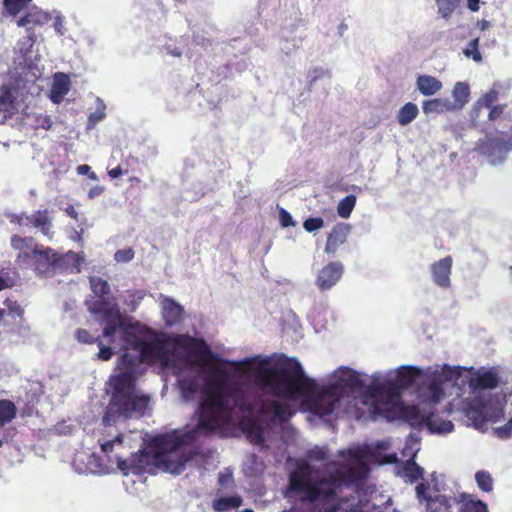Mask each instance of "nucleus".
<instances>
[{
  "instance_id": "1",
  "label": "nucleus",
  "mask_w": 512,
  "mask_h": 512,
  "mask_svg": "<svg viewBox=\"0 0 512 512\" xmlns=\"http://www.w3.org/2000/svg\"><path fill=\"white\" fill-rule=\"evenodd\" d=\"M125 350H133L138 355L124 352L121 362L125 366H138L139 364L153 365L157 362L166 364L173 354L172 347L181 349L194 357L199 366H211L212 362L220 361L219 356L211 351L210 346L203 338L188 334L169 335L165 332L148 329L144 336L133 331H124L121 336Z\"/></svg>"
},
{
  "instance_id": "2",
  "label": "nucleus",
  "mask_w": 512,
  "mask_h": 512,
  "mask_svg": "<svg viewBox=\"0 0 512 512\" xmlns=\"http://www.w3.org/2000/svg\"><path fill=\"white\" fill-rule=\"evenodd\" d=\"M257 379L271 395L289 400H297L316 389L315 380L305 374L300 362L294 358H279L274 365L261 370Z\"/></svg>"
},
{
  "instance_id": "3",
  "label": "nucleus",
  "mask_w": 512,
  "mask_h": 512,
  "mask_svg": "<svg viewBox=\"0 0 512 512\" xmlns=\"http://www.w3.org/2000/svg\"><path fill=\"white\" fill-rule=\"evenodd\" d=\"M120 373L110 377L112 395L103 416V424L110 426L118 419L141 417L148 407L149 397L136 392L137 366H125L119 358Z\"/></svg>"
},
{
  "instance_id": "4",
  "label": "nucleus",
  "mask_w": 512,
  "mask_h": 512,
  "mask_svg": "<svg viewBox=\"0 0 512 512\" xmlns=\"http://www.w3.org/2000/svg\"><path fill=\"white\" fill-rule=\"evenodd\" d=\"M200 431L202 430L196 425L184 432L174 430L153 437L149 447L154 452L155 464L173 474L182 473L193 457L185 448L197 439Z\"/></svg>"
},
{
  "instance_id": "5",
  "label": "nucleus",
  "mask_w": 512,
  "mask_h": 512,
  "mask_svg": "<svg viewBox=\"0 0 512 512\" xmlns=\"http://www.w3.org/2000/svg\"><path fill=\"white\" fill-rule=\"evenodd\" d=\"M369 471L368 465L365 462H360L355 466L337 469L329 477H314V479H327L328 482L323 485V488L335 489V496L329 500L330 504L338 503L342 499H355V503L358 500H366L369 502L366 512H370L373 504L369 499L365 496L362 497L360 494L365 486Z\"/></svg>"
},
{
  "instance_id": "6",
  "label": "nucleus",
  "mask_w": 512,
  "mask_h": 512,
  "mask_svg": "<svg viewBox=\"0 0 512 512\" xmlns=\"http://www.w3.org/2000/svg\"><path fill=\"white\" fill-rule=\"evenodd\" d=\"M233 411L230 402V390L218 391L206 389L205 398L199 405L198 428L211 433L223 424Z\"/></svg>"
},
{
  "instance_id": "7",
  "label": "nucleus",
  "mask_w": 512,
  "mask_h": 512,
  "mask_svg": "<svg viewBox=\"0 0 512 512\" xmlns=\"http://www.w3.org/2000/svg\"><path fill=\"white\" fill-rule=\"evenodd\" d=\"M101 451L111 459V454L115 451V462L118 469L123 475L129 474L141 475L146 471V468L155 463L153 450L147 451L145 449L133 453L129 458L125 459L118 452L124 448V435L118 433L113 439H106L104 436L98 440Z\"/></svg>"
},
{
  "instance_id": "8",
  "label": "nucleus",
  "mask_w": 512,
  "mask_h": 512,
  "mask_svg": "<svg viewBox=\"0 0 512 512\" xmlns=\"http://www.w3.org/2000/svg\"><path fill=\"white\" fill-rule=\"evenodd\" d=\"M34 270L39 275H53L57 269L66 270L70 261H75L76 254L68 252L67 254H58L50 247L35 244L33 247Z\"/></svg>"
},
{
  "instance_id": "9",
  "label": "nucleus",
  "mask_w": 512,
  "mask_h": 512,
  "mask_svg": "<svg viewBox=\"0 0 512 512\" xmlns=\"http://www.w3.org/2000/svg\"><path fill=\"white\" fill-rule=\"evenodd\" d=\"M308 397L307 402L311 411L319 416L332 414L342 397V390L339 385H327L321 388L316 384L313 393L302 395Z\"/></svg>"
},
{
  "instance_id": "10",
  "label": "nucleus",
  "mask_w": 512,
  "mask_h": 512,
  "mask_svg": "<svg viewBox=\"0 0 512 512\" xmlns=\"http://www.w3.org/2000/svg\"><path fill=\"white\" fill-rule=\"evenodd\" d=\"M51 19L52 16L50 13L39 8H33L17 20V25L24 27L27 33L26 37L18 42L19 50L22 54L27 55L31 52L37 40L35 29L47 25Z\"/></svg>"
},
{
  "instance_id": "11",
  "label": "nucleus",
  "mask_w": 512,
  "mask_h": 512,
  "mask_svg": "<svg viewBox=\"0 0 512 512\" xmlns=\"http://www.w3.org/2000/svg\"><path fill=\"white\" fill-rule=\"evenodd\" d=\"M368 394L375 399L376 403L372 405V414L374 418H390V409L386 406L398 400L401 397V391L393 381L383 383H372L367 390Z\"/></svg>"
},
{
  "instance_id": "12",
  "label": "nucleus",
  "mask_w": 512,
  "mask_h": 512,
  "mask_svg": "<svg viewBox=\"0 0 512 512\" xmlns=\"http://www.w3.org/2000/svg\"><path fill=\"white\" fill-rule=\"evenodd\" d=\"M91 314L101 315L103 317L105 326L103 328L102 336L107 338L109 343L114 341V336L118 331H121L122 334L124 331H130L118 306L110 308L108 304H105L104 306L101 304H93Z\"/></svg>"
},
{
  "instance_id": "13",
  "label": "nucleus",
  "mask_w": 512,
  "mask_h": 512,
  "mask_svg": "<svg viewBox=\"0 0 512 512\" xmlns=\"http://www.w3.org/2000/svg\"><path fill=\"white\" fill-rule=\"evenodd\" d=\"M476 149L483 155L495 160H503L506 155L512 151V128L510 133L504 137L486 135L485 139H480L476 144Z\"/></svg>"
},
{
  "instance_id": "14",
  "label": "nucleus",
  "mask_w": 512,
  "mask_h": 512,
  "mask_svg": "<svg viewBox=\"0 0 512 512\" xmlns=\"http://www.w3.org/2000/svg\"><path fill=\"white\" fill-rule=\"evenodd\" d=\"M89 282L93 295L86 300V305L90 313H92L93 304H101L102 306L108 304L110 308L118 306L111 294L110 285L106 280L98 276H92Z\"/></svg>"
},
{
  "instance_id": "15",
  "label": "nucleus",
  "mask_w": 512,
  "mask_h": 512,
  "mask_svg": "<svg viewBox=\"0 0 512 512\" xmlns=\"http://www.w3.org/2000/svg\"><path fill=\"white\" fill-rule=\"evenodd\" d=\"M501 383L498 368H480L469 379V386L474 390L495 389Z\"/></svg>"
},
{
  "instance_id": "16",
  "label": "nucleus",
  "mask_w": 512,
  "mask_h": 512,
  "mask_svg": "<svg viewBox=\"0 0 512 512\" xmlns=\"http://www.w3.org/2000/svg\"><path fill=\"white\" fill-rule=\"evenodd\" d=\"M343 265L340 262H329L319 270L316 285L321 291L332 288L343 275Z\"/></svg>"
},
{
  "instance_id": "17",
  "label": "nucleus",
  "mask_w": 512,
  "mask_h": 512,
  "mask_svg": "<svg viewBox=\"0 0 512 512\" xmlns=\"http://www.w3.org/2000/svg\"><path fill=\"white\" fill-rule=\"evenodd\" d=\"M453 259L451 256H446L431 265V274L433 282L441 287H450V275L452 271Z\"/></svg>"
},
{
  "instance_id": "18",
  "label": "nucleus",
  "mask_w": 512,
  "mask_h": 512,
  "mask_svg": "<svg viewBox=\"0 0 512 512\" xmlns=\"http://www.w3.org/2000/svg\"><path fill=\"white\" fill-rule=\"evenodd\" d=\"M350 231L351 225L348 223H337L333 226L327 237L325 252L329 255H334L338 248L347 241Z\"/></svg>"
},
{
  "instance_id": "19",
  "label": "nucleus",
  "mask_w": 512,
  "mask_h": 512,
  "mask_svg": "<svg viewBox=\"0 0 512 512\" xmlns=\"http://www.w3.org/2000/svg\"><path fill=\"white\" fill-rule=\"evenodd\" d=\"M219 358L221 359L220 361H214V362H212L211 366H207L208 368H210L212 370V375L207 380V388L206 389H212V390H218V391H229V388L232 385H228L226 371L223 368L215 365L217 363L226 364V363H228V361L225 359H222L221 357H219Z\"/></svg>"
},
{
  "instance_id": "20",
  "label": "nucleus",
  "mask_w": 512,
  "mask_h": 512,
  "mask_svg": "<svg viewBox=\"0 0 512 512\" xmlns=\"http://www.w3.org/2000/svg\"><path fill=\"white\" fill-rule=\"evenodd\" d=\"M259 413L262 415L273 414L278 420L282 422L287 421L293 415L289 405L281 403L277 400H272L267 403L261 401Z\"/></svg>"
},
{
  "instance_id": "21",
  "label": "nucleus",
  "mask_w": 512,
  "mask_h": 512,
  "mask_svg": "<svg viewBox=\"0 0 512 512\" xmlns=\"http://www.w3.org/2000/svg\"><path fill=\"white\" fill-rule=\"evenodd\" d=\"M163 318L165 325L171 327L183 319L184 309L172 299H166L163 304Z\"/></svg>"
},
{
  "instance_id": "22",
  "label": "nucleus",
  "mask_w": 512,
  "mask_h": 512,
  "mask_svg": "<svg viewBox=\"0 0 512 512\" xmlns=\"http://www.w3.org/2000/svg\"><path fill=\"white\" fill-rule=\"evenodd\" d=\"M70 90V80L64 73H58L55 75L54 82L52 84L50 99L53 103L59 104L65 95Z\"/></svg>"
},
{
  "instance_id": "23",
  "label": "nucleus",
  "mask_w": 512,
  "mask_h": 512,
  "mask_svg": "<svg viewBox=\"0 0 512 512\" xmlns=\"http://www.w3.org/2000/svg\"><path fill=\"white\" fill-rule=\"evenodd\" d=\"M331 385H339L342 390V397L347 393V390H354L363 385V381L359 377L358 373L352 370L342 371L341 376L335 383Z\"/></svg>"
},
{
  "instance_id": "24",
  "label": "nucleus",
  "mask_w": 512,
  "mask_h": 512,
  "mask_svg": "<svg viewBox=\"0 0 512 512\" xmlns=\"http://www.w3.org/2000/svg\"><path fill=\"white\" fill-rule=\"evenodd\" d=\"M412 458L406 460L399 470V475L405 479L406 482L414 483L423 478L424 470Z\"/></svg>"
},
{
  "instance_id": "25",
  "label": "nucleus",
  "mask_w": 512,
  "mask_h": 512,
  "mask_svg": "<svg viewBox=\"0 0 512 512\" xmlns=\"http://www.w3.org/2000/svg\"><path fill=\"white\" fill-rule=\"evenodd\" d=\"M422 110L426 115L442 114L453 111V105L448 98H434L423 101Z\"/></svg>"
},
{
  "instance_id": "26",
  "label": "nucleus",
  "mask_w": 512,
  "mask_h": 512,
  "mask_svg": "<svg viewBox=\"0 0 512 512\" xmlns=\"http://www.w3.org/2000/svg\"><path fill=\"white\" fill-rule=\"evenodd\" d=\"M417 89L424 96H431L442 89V82L434 76L420 75L416 80Z\"/></svg>"
},
{
  "instance_id": "27",
  "label": "nucleus",
  "mask_w": 512,
  "mask_h": 512,
  "mask_svg": "<svg viewBox=\"0 0 512 512\" xmlns=\"http://www.w3.org/2000/svg\"><path fill=\"white\" fill-rule=\"evenodd\" d=\"M465 415L470 421H472L475 428H481L487 423L486 403L479 402L469 405L466 409Z\"/></svg>"
},
{
  "instance_id": "28",
  "label": "nucleus",
  "mask_w": 512,
  "mask_h": 512,
  "mask_svg": "<svg viewBox=\"0 0 512 512\" xmlns=\"http://www.w3.org/2000/svg\"><path fill=\"white\" fill-rule=\"evenodd\" d=\"M231 398L234 400V403L231 404L233 409L238 408L242 413H252L254 411V404L236 385L230 387V399Z\"/></svg>"
},
{
  "instance_id": "29",
  "label": "nucleus",
  "mask_w": 512,
  "mask_h": 512,
  "mask_svg": "<svg viewBox=\"0 0 512 512\" xmlns=\"http://www.w3.org/2000/svg\"><path fill=\"white\" fill-rule=\"evenodd\" d=\"M458 503L460 504L458 512H488L487 504L481 500H475L470 494H460Z\"/></svg>"
},
{
  "instance_id": "30",
  "label": "nucleus",
  "mask_w": 512,
  "mask_h": 512,
  "mask_svg": "<svg viewBox=\"0 0 512 512\" xmlns=\"http://www.w3.org/2000/svg\"><path fill=\"white\" fill-rule=\"evenodd\" d=\"M452 96L454 98V102H452L453 111L462 109L469 100V85L464 82H457L452 90Z\"/></svg>"
},
{
  "instance_id": "31",
  "label": "nucleus",
  "mask_w": 512,
  "mask_h": 512,
  "mask_svg": "<svg viewBox=\"0 0 512 512\" xmlns=\"http://www.w3.org/2000/svg\"><path fill=\"white\" fill-rule=\"evenodd\" d=\"M419 375V370L415 367H403L398 371L397 379L393 381L402 392L404 389L409 388L414 383L416 377Z\"/></svg>"
},
{
  "instance_id": "32",
  "label": "nucleus",
  "mask_w": 512,
  "mask_h": 512,
  "mask_svg": "<svg viewBox=\"0 0 512 512\" xmlns=\"http://www.w3.org/2000/svg\"><path fill=\"white\" fill-rule=\"evenodd\" d=\"M243 499L239 495L219 497L213 500L212 507L217 512H225L242 505Z\"/></svg>"
},
{
  "instance_id": "33",
  "label": "nucleus",
  "mask_w": 512,
  "mask_h": 512,
  "mask_svg": "<svg viewBox=\"0 0 512 512\" xmlns=\"http://www.w3.org/2000/svg\"><path fill=\"white\" fill-rule=\"evenodd\" d=\"M419 109L415 103L408 102L398 111L397 120L401 126H406L416 119Z\"/></svg>"
},
{
  "instance_id": "34",
  "label": "nucleus",
  "mask_w": 512,
  "mask_h": 512,
  "mask_svg": "<svg viewBox=\"0 0 512 512\" xmlns=\"http://www.w3.org/2000/svg\"><path fill=\"white\" fill-rule=\"evenodd\" d=\"M29 222L37 228H40L44 235H50L51 223L47 215V210H39L36 214L28 218Z\"/></svg>"
},
{
  "instance_id": "35",
  "label": "nucleus",
  "mask_w": 512,
  "mask_h": 512,
  "mask_svg": "<svg viewBox=\"0 0 512 512\" xmlns=\"http://www.w3.org/2000/svg\"><path fill=\"white\" fill-rule=\"evenodd\" d=\"M438 14L446 21L450 20L454 11L459 7L461 0H435Z\"/></svg>"
},
{
  "instance_id": "36",
  "label": "nucleus",
  "mask_w": 512,
  "mask_h": 512,
  "mask_svg": "<svg viewBox=\"0 0 512 512\" xmlns=\"http://www.w3.org/2000/svg\"><path fill=\"white\" fill-rule=\"evenodd\" d=\"M428 512H451V504L448 498L444 495H437L428 499L427 503Z\"/></svg>"
},
{
  "instance_id": "37",
  "label": "nucleus",
  "mask_w": 512,
  "mask_h": 512,
  "mask_svg": "<svg viewBox=\"0 0 512 512\" xmlns=\"http://www.w3.org/2000/svg\"><path fill=\"white\" fill-rule=\"evenodd\" d=\"M17 414L15 404L10 400H0V425L12 421Z\"/></svg>"
},
{
  "instance_id": "38",
  "label": "nucleus",
  "mask_w": 512,
  "mask_h": 512,
  "mask_svg": "<svg viewBox=\"0 0 512 512\" xmlns=\"http://www.w3.org/2000/svg\"><path fill=\"white\" fill-rule=\"evenodd\" d=\"M356 204V197L354 195H347L338 204L337 212L342 218H348Z\"/></svg>"
},
{
  "instance_id": "39",
  "label": "nucleus",
  "mask_w": 512,
  "mask_h": 512,
  "mask_svg": "<svg viewBox=\"0 0 512 512\" xmlns=\"http://www.w3.org/2000/svg\"><path fill=\"white\" fill-rule=\"evenodd\" d=\"M478 487L484 492H490L493 489V480L489 472L478 471L475 475Z\"/></svg>"
},
{
  "instance_id": "40",
  "label": "nucleus",
  "mask_w": 512,
  "mask_h": 512,
  "mask_svg": "<svg viewBox=\"0 0 512 512\" xmlns=\"http://www.w3.org/2000/svg\"><path fill=\"white\" fill-rule=\"evenodd\" d=\"M463 53L466 57L472 58L475 62H481L482 55L479 52V37L472 39L467 48L463 50Z\"/></svg>"
},
{
  "instance_id": "41",
  "label": "nucleus",
  "mask_w": 512,
  "mask_h": 512,
  "mask_svg": "<svg viewBox=\"0 0 512 512\" xmlns=\"http://www.w3.org/2000/svg\"><path fill=\"white\" fill-rule=\"evenodd\" d=\"M32 0H3L5 9L10 15H17Z\"/></svg>"
},
{
  "instance_id": "42",
  "label": "nucleus",
  "mask_w": 512,
  "mask_h": 512,
  "mask_svg": "<svg viewBox=\"0 0 512 512\" xmlns=\"http://www.w3.org/2000/svg\"><path fill=\"white\" fill-rule=\"evenodd\" d=\"M499 98V92L496 89H490L488 92L482 95L477 101V105L480 107H492Z\"/></svg>"
},
{
  "instance_id": "43",
  "label": "nucleus",
  "mask_w": 512,
  "mask_h": 512,
  "mask_svg": "<svg viewBox=\"0 0 512 512\" xmlns=\"http://www.w3.org/2000/svg\"><path fill=\"white\" fill-rule=\"evenodd\" d=\"M33 237H21L14 235L11 238V246L15 250L22 251L25 248H31L33 246Z\"/></svg>"
},
{
  "instance_id": "44",
  "label": "nucleus",
  "mask_w": 512,
  "mask_h": 512,
  "mask_svg": "<svg viewBox=\"0 0 512 512\" xmlns=\"http://www.w3.org/2000/svg\"><path fill=\"white\" fill-rule=\"evenodd\" d=\"M179 387L185 397L195 394L198 391V384L194 379L186 378L179 381Z\"/></svg>"
},
{
  "instance_id": "45",
  "label": "nucleus",
  "mask_w": 512,
  "mask_h": 512,
  "mask_svg": "<svg viewBox=\"0 0 512 512\" xmlns=\"http://www.w3.org/2000/svg\"><path fill=\"white\" fill-rule=\"evenodd\" d=\"M504 416V410L498 405L486 404L487 422H497Z\"/></svg>"
},
{
  "instance_id": "46",
  "label": "nucleus",
  "mask_w": 512,
  "mask_h": 512,
  "mask_svg": "<svg viewBox=\"0 0 512 512\" xmlns=\"http://www.w3.org/2000/svg\"><path fill=\"white\" fill-rule=\"evenodd\" d=\"M404 417L410 421L412 424L420 423L423 421V417L421 416L420 409L418 406H407L403 409Z\"/></svg>"
},
{
  "instance_id": "47",
  "label": "nucleus",
  "mask_w": 512,
  "mask_h": 512,
  "mask_svg": "<svg viewBox=\"0 0 512 512\" xmlns=\"http://www.w3.org/2000/svg\"><path fill=\"white\" fill-rule=\"evenodd\" d=\"M96 344L99 347V352L97 354L98 359L102 361H108L112 358L114 352L110 346H105L103 344V340L101 336L96 337Z\"/></svg>"
},
{
  "instance_id": "48",
  "label": "nucleus",
  "mask_w": 512,
  "mask_h": 512,
  "mask_svg": "<svg viewBox=\"0 0 512 512\" xmlns=\"http://www.w3.org/2000/svg\"><path fill=\"white\" fill-rule=\"evenodd\" d=\"M429 399L433 403H438L444 396L441 385L435 381L431 382L428 386Z\"/></svg>"
},
{
  "instance_id": "49",
  "label": "nucleus",
  "mask_w": 512,
  "mask_h": 512,
  "mask_svg": "<svg viewBox=\"0 0 512 512\" xmlns=\"http://www.w3.org/2000/svg\"><path fill=\"white\" fill-rule=\"evenodd\" d=\"M135 252L131 247L117 250L114 254L116 262L127 263L134 258Z\"/></svg>"
},
{
  "instance_id": "50",
  "label": "nucleus",
  "mask_w": 512,
  "mask_h": 512,
  "mask_svg": "<svg viewBox=\"0 0 512 512\" xmlns=\"http://www.w3.org/2000/svg\"><path fill=\"white\" fill-rule=\"evenodd\" d=\"M324 226V220L321 217H310L303 223V227L307 232H314Z\"/></svg>"
},
{
  "instance_id": "51",
  "label": "nucleus",
  "mask_w": 512,
  "mask_h": 512,
  "mask_svg": "<svg viewBox=\"0 0 512 512\" xmlns=\"http://www.w3.org/2000/svg\"><path fill=\"white\" fill-rule=\"evenodd\" d=\"M495 435L500 439H508L512 436V417L508 422L500 427L494 429Z\"/></svg>"
},
{
  "instance_id": "52",
  "label": "nucleus",
  "mask_w": 512,
  "mask_h": 512,
  "mask_svg": "<svg viewBox=\"0 0 512 512\" xmlns=\"http://www.w3.org/2000/svg\"><path fill=\"white\" fill-rule=\"evenodd\" d=\"M75 337L80 343L93 344L96 343L94 338L86 329L79 328L75 332Z\"/></svg>"
},
{
  "instance_id": "53",
  "label": "nucleus",
  "mask_w": 512,
  "mask_h": 512,
  "mask_svg": "<svg viewBox=\"0 0 512 512\" xmlns=\"http://www.w3.org/2000/svg\"><path fill=\"white\" fill-rule=\"evenodd\" d=\"M506 107H507L506 104H498V105H493L492 107H489L490 111L488 114V119L490 121L497 120L498 118H500L503 115Z\"/></svg>"
},
{
  "instance_id": "54",
  "label": "nucleus",
  "mask_w": 512,
  "mask_h": 512,
  "mask_svg": "<svg viewBox=\"0 0 512 512\" xmlns=\"http://www.w3.org/2000/svg\"><path fill=\"white\" fill-rule=\"evenodd\" d=\"M36 123H37L36 128H42L45 130L51 129L52 124H53L50 116H47V115H39L36 118Z\"/></svg>"
},
{
  "instance_id": "55",
  "label": "nucleus",
  "mask_w": 512,
  "mask_h": 512,
  "mask_svg": "<svg viewBox=\"0 0 512 512\" xmlns=\"http://www.w3.org/2000/svg\"><path fill=\"white\" fill-rule=\"evenodd\" d=\"M279 216H280V223L283 227H289V226L294 225V221H293L291 214L288 211H286L285 209L282 208L280 210Z\"/></svg>"
},
{
  "instance_id": "56",
  "label": "nucleus",
  "mask_w": 512,
  "mask_h": 512,
  "mask_svg": "<svg viewBox=\"0 0 512 512\" xmlns=\"http://www.w3.org/2000/svg\"><path fill=\"white\" fill-rule=\"evenodd\" d=\"M416 494L419 499H424L428 502L429 498H432L428 495L429 485L426 483H420L416 486Z\"/></svg>"
},
{
  "instance_id": "57",
  "label": "nucleus",
  "mask_w": 512,
  "mask_h": 512,
  "mask_svg": "<svg viewBox=\"0 0 512 512\" xmlns=\"http://www.w3.org/2000/svg\"><path fill=\"white\" fill-rule=\"evenodd\" d=\"M327 457V452L322 448H315L309 452V458L316 461H323Z\"/></svg>"
},
{
  "instance_id": "58",
  "label": "nucleus",
  "mask_w": 512,
  "mask_h": 512,
  "mask_svg": "<svg viewBox=\"0 0 512 512\" xmlns=\"http://www.w3.org/2000/svg\"><path fill=\"white\" fill-rule=\"evenodd\" d=\"M105 107L103 106L101 109L96 110L95 112L89 115V122L95 124L105 117Z\"/></svg>"
},
{
  "instance_id": "59",
  "label": "nucleus",
  "mask_w": 512,
  "mask_h": 512,
  "mask_svg": "<svg viewBox=\"0 0 512 512\" xmlns=\"http://www.w3.org/2000/svg\"><path fill=\"white\" fill-rule=\"evenodd\" d=\"M30 260L34 261L33 250L31 252L20 251V253L17 256V262L19 263H26Z\"/></svg>"
},
{
  "instance_id": "60",
  "label": "nucleus",
  "mask_w": 512,
  "mask_h": 512,
  "mask_svg": "<svg viewBox=\"0 0 512 512\" xmlns=\"http://www.w3.org/2000/svg\"><path fill=\"white\" fill-rule=\"evenodd\" d=\"M127 173H128V170H124L121 165H118L117 167L108 170V175L112 179L118 178V177L122 176L123 174H127Z\"/></svg>"
},
{
  "instance_id": "61",
  "label": "nucleus",
  "mask_w": 512,
  "mask_h": 512,
  "mask_svg": "<svg viewBox=\"0 0 512 512\" xmlns=\"http://www.w3.org/2000/svg\"><path fill=\"white\" fill-rule=\"evenodd\" d=\"M228 483L233 484V477L231 474H220L219 475V484L226 485Z\"/></svg>"
},
{
  "instance_id": "62",
  "label": "nucleus",
  "mask_w": 512,
  "mask_h": 512,
  "mask_svg": "<svg viewBox=\"0 0 512 512\" xmlns=\"http://www.w3.org/2000/svg\"><path fill=\"white\" fill-rule=\"evenodd\" d=\"M65 212L67 213L68 216H70L71 218L75 219V220H78V213L77 211L75 210L74 206L73 205H69L68 207H66L65 209Z\"/></svg>"
},
{
  "instance_id": "63",
  "label": "nucleus",
  "mask_w": 512,
  "mask_h": 512,
  "mask_svg": "<svg viewBox=\"0 0 512 512\" xmlns=\"http://www.w3.org/2000/svg\"><path fill=\"white\" fill-rule=\"evenodd\" d=\"M467 3H468V8L473 11V12H476L479 10L480 6H479V3L480 1L479 0H467Z\"/></svg>"
},
{
  "instance_id": "64",
  "label": "nucleus",
  "mask_w": 512,
  "mask_h": 512,
  "mask_svg": "<svg viewBox=\"0 0 512 512\" xmlns=\"http://www.w3.org/2000/svg\"><path fill=\"white\" fill-rule=\"evenodd\" d=\"M8 309L11 313L20 315L22 313V310L20 309V306L14 302L13 304H7Z\"/></svg>"
}]
</instances>
